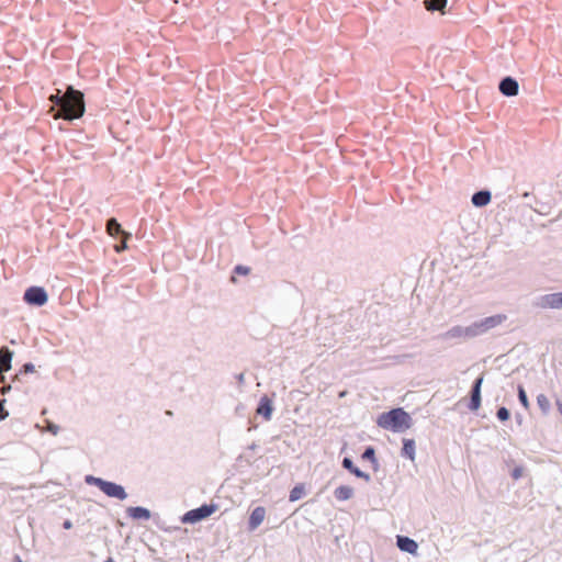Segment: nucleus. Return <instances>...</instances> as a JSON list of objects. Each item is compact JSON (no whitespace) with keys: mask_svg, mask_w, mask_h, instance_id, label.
Returning <instances> with one entry per match:
<instances>
[{"mask_svg":"<svg viewBox=\"0 0 562 562\" xmlns=\"http://www.w3.org/2000/svg\"><path fill=\"white\" fill-rule=\"evenodd\" d=\"M48 295L44 288L37 286V306H43L47 303Z\"/></svg>","mask_w":562,"mask_h":562,"instance_id":"c85d7f7f","label":"nucleus"},{"mask_svg":"<svg viewBox=\"0 0 562 562\" xmlns=\"http://www.w3.org/2000/svg\"><path fill=\"white\" fill-rule=\"evenodd\" d=\"M334 496L340 502L348 501L353 496V488L349 485H340L335 488Z\"/></svg>","mask_w":562,"mask_h":562,"instance_id":"6ab92c4d","label":"nucleus"},{"mask_svg":"<svg viewBox=\"0 0 562 562\" xmlns=\"http://www.w3.org/2000/svg\"><path fill=\"white\" fill-rule=\"evenodd\" d=\"M341 465L344 469L348 470L350 473H352L356 477L362 479L366 482L371 481V476L369 473L363 472L358 467L353 464V461L349 457H345L342 459Z\"/></svg>","mask_w":562,"mask_h":562,"instance_id":"f8f14e48","label":"nucleus"},{"mask_svg":"<svg viewBox=\"0 0 562 562\" xmlns=\"http://www.w3.org/2000/svg\"><path fill=\"white\" fill-rule=\"evenodd\" d=\"M424 3L428 11H439L446 7L447 0H425Z\"/></svg>","mask_w":562,"mask_h":562,"instance_id":"b1692460","label":"nucleus"},{"mask_svg":"<svg viewBox=\"0 0 562 562\" xmlns=\"http://www.w3.org/2000/svg\"><path fill=\"white\" fill-rule=\"evenodd\" d=\"M10 389H11L10 384H7V383L3 384V392L9 391Z\"/></svg>","mask_w":562,"mask_h":562,"instance_id":"ea45409f","label":"nucleus"},{"mask_svg":"<svg viewBox=\"0 0 562 562\" xmlns=\"http://www.w3.org/2000/svg\"><path fill=\"white\" fill-rule=\"evenodd\" d=\"M515 417H516L517 423H518V424H521V422H522V416H521L520 414H516V416H515Z\"/></svg>","mask_w":562,"mask_h":562,"instance_id":"58836bf2","label":"nucleus"},{"mask_svg":"<svg viewBox=\"0 0 562 562\" xmlns=\"http://www.w3.org/2000/svg\"><path fill=\"white\" fill-rule=\"evenodd\" d=\"M522 476V468L521 467H516L513 469L512 471V477L514 480H518Z\"/></svg>","mask_w":562,"mask_h":562,"instance_id":"72a5a7b5","label":"nucleus"},{"mask_svg":"<svg viewBox=\"0 0 562 562\" xmlns=\"http://www.w3.org/2000/svg\"><path fill=\"white\" fill-rule=\"evenodd\" d=\"M249 448H250V449H255V448H256V445H255V443H252Z\"/></svg>","mask_w":562,"mask_h":562,"instance_id":"c03bdc74","label":"nucleus"},{"mask_svg":"<svg viewBox=\"0 0 562 562\" xmlns=\"http://www.w3.org/2000/svg\"><path fill=\"white\" fill-rule=\"evenodd\" d=\"M35 372V364L33 362L24 363L21 369L16 372V379L13 381L14 383H22L24 378L30 373Z\"/></svg>","mask_w":562,"mask_h":562,"instance_id":"412c9836","label":"nucleus"},{"mask_svg":"<svg viewBox=\"0 0 562 562\" xmlns=\"http://www.w3.org/2000/svg\"><path fill=\"white\" fill-rule=\"evenodd\" d=\"M236 378H237L238 383H240V384L244 383V381H245L244 373H239Z\"/></svg>","mask_w":562,"mask_h":562,"instance_id":"4c0bfd02","label":"nucleus"},{"mask_svg":"<svg viewBox=\"0 0 562 562\" xmlns=\"http://www.w3.org/2000/svg\"><path fill=\"white\" fill-rule=\"evenodd\" d=\"M105 229H106V233L112 237H116V236H122V237H126V238L132 237L131 233H127L122 229L121 224L117 222V220L115 217H110L106 221Z\"/></svg>","mask_w":562,"mask_h":562,"instance_id":"9b49d317","label":"nucleus"},{"mask_svg":"<svg viewBox=\"0 0 562 562\" xmlns=\"http://www.w3.org/2000/svg\"><path fill=\"white\" fill-rule=\"evenodd\" d=\"M104 562H114V560L112 558H109L108 560H105Z\"/></svg>","mask_w":562,"mask_h":562,"instance_id":"a19ab883","label":"nucleus"},{"mask_svg":"<svg viewBox=\"0 0 562 562\" xmlns=\"http://www.w3.org/2000/svg\"><path fill=\"white\" fill-rule=\"evenodd\" d=\"M496 417L499 422H506L509 419L510 413L505 406H502L497 409Z\"/></svg>","mask_w":562,"mask_h":562,"instance_id":"7c9ffc66","label":"nucleus"},{"mask_svg":"<svg viewBox=\"0 0 562 562\" xmlns=\"http://www.w3.org/2000/svg\"><path fill=\"white\" fill-rule=\"evenodd\" d=\"M492 199L491 191L488 190H480L473 193L471 198V202L476 207H484L486 206Z\"/></svg>","mask_w":562,"mask_h":562,"instance_id":"4468645a","label":"nucleus"},{"mask_svg":"<svg viewBox=\"0 0 562 562\" xmlns=\"http://www.w3.org/2000/svg\"><path fill=\"white\" fill-rule=\"evenodd\" d=\"M63 527L65 529H70L72 527V522L69 520V519H66L64 522H63Z\"/></svg>","mask_w":562,"mask_h":562,"instance_id":"c9c22d12","label":"nucleus"},{"mask_svg":"<svg viewBox=\"0 0 562 562\" xmlns=\"http://www.w3.org/2000/svg\"><path fill=\"white\" fill-rule=\"evenodd\" d=\"M487 331L488 330L485 328V325L481 319L469 325L470 338L481 336Z\"/></svg>","mask_w":562,"mask_h":562,"instance_id":"5701e85b","label":"nucleus"},{"mask_svg":"<svg viewBox=\"0 0 562 562\" xmlns=\"http://www.w3.org/2000/svg\"><path fill=\"white\" fill-rule=\"evenodd\" d=\"M45 414H46V409H43V411L41 412V415H42V416H44Z\"/></svg>","mask_w":562,"mask_h":562,"instance_id":"37998d69","label":"nucleus"},{"mask_svg":"<svg viewBox=\"0 0 562 562\" xmlns=\"http://www.w3.org/2000/svg\"><path fill=\"white\" fill-rule=\"evenodd\" d=\"M126 512L133 519L148 520L151 517L150 510L142 506L128 507Z\"/></svg>","mask_w":562,"mask_h":562,"instance_id":"dca6fc26","label":"nucleus"},{"mask_svg":"<svg viewBox=\"0 0 562 562\" xmlns=\"http://www.w3.org/2000/svg\"><path fill=\"white\" fill-rule=\"evenodd\" d=\"M42 97L44 98L45 94H42ZM46 98L50 102L48 111H55L56 117L72 121L81 117L85 113L83 93L71 86L67 88L64 94L56 90L55 93H49Z\"/></svg>","mask_w":562,"mask_h":562,"instance_id":"f257e3e1","label":"nucleus"},{"mask_svg":"<svg viewBox=\"0 0 562 562\" xmlns=\"http://www.w3.org/2000/svg\"><path fill=\"white\" fill-rule=\"evenodd\" d=\"M304 495V486L303 485H295L291 491L289 495L290 502L299 501Z\"/></svg>","mask_w":562,"mask_h":562,"instance_id":"a878e982","label":"nucleus"},{"mask_svg":"<svg viewBox=\"0 0 562 562\" xmlns=\"http://www.w3.org/2000/svg\"><path fill=\"white\" fill-rule=\"evenodd\" d=\"M363 460H368L372 464V469L378 471L380 468L379 461L375 456V449L372 446H368L361 454Z\"/></svg>","mask_w":562,"mask_h":562,"instance_id":"aec40b11","label":"nucleus"},{"mask_svg":"<svg viewBox=\"0 0 562 562\" xmlns=\"http://www.w3.org/2000/svg\"><path fill=\"white\" fill-rule=\"evenodd\" d=\"M37 430H40L41 432H48L53 436H56L60 431V427L50 419L44 417L43 425L37 423Z\"/></svg>","mask_w":562,"mask_h":562,"instance_id":"a211bd4d","label":"nucleus"},{"mask_svg":"<svg viewBox=\"0 0 562 562\" xmlns=\"http://www.w3.org/2000/svg\"><path fill=\"white\" fill-rule=\"evenodd\" d=\"M217 505L216 504H203L201 505L200 507L198 508H194V509H191L189 512H187L182 517H181V522L183 524H196L207 517H210L211 515H213L216 510H217Z\"/></svg>","mask_w":562,"mask_h":562,"instance_id":"7ed1b4c3","label":"nucleus"},{"mask_svg":"<svg viewBox=\"0 0 562 562\" xmlns=\"http://www.w3.org/2000/svg\"><path fill=\"white\" fill-rule=\"evenodd\" d=\"M416 454V443L414 439L404 438L403 439V447L401 451V456L409 459L411 461L415 460Z\"/></svg>","mask_w":562,"mask_h":562,"instance_id":"2eb2a0df","label":"nucleus"},{"mask_svg":"<svg viewBox=\"0 0 562 562\" xmlns=\"http://www.w3.org/2000/svg\"><path fill=\"white\" fill-rule=\"evenodd\" d=\"M396 546L401 551L407 552L411 554H416L417 550H418L417 542L414 539L406 537V536H397L396 537Z\"/></svg>","mask_w":562,"mask_h":562,"instance_id":"9d476101","label":"nucleus"},{"mask_svg":"<svg viewBox=\"0 0 562 562\" xmlns=\"http://www.w3.org/2000/svg\"><path fill=\"white\" fill-rule=\"evenodd\" d=\"M234 272L241 276H247L250 272V268L243 265H237L234 268Z\"/></svg>","mask_w":562,"mask_h":562,"instance_id":"473e14b6","label":"nucleus"},{"mask_svg":"<svg viewBox=\"0 0 562 562\" xmlns=\"http://www.w3.org/2000/svg\"><path fill=\"white\" fill-rule=\"evenodd\" d=\"M481 391H479L477 389H473L471 387V391H470V402H469V409L472 411V412H475L480 408L481 406Z\"/></svg>","mask_w":562,"mask_h":562,"instance_id":"4be33fe9","label":"nucleus"},{"mask_svg":"<svg viewBox=\"0 0 562 562\" xmlns=\"http://www.w3.org/2000/svg\"><path fill=\"white\" fill-rule=\"evenodd\" d=\"M533 306L542 310H560L562 308V292L539 295L536 297Z\"/></svg>","mask_w":562,"mask_h":562,"instance_id":"20e7f679","label":"nucleus"},{"mask_svg":"<svg viewBox=\"0 0 562 562\" xmlns=\"http://www.w3.org/2000/svg\"><path fill=\"white\" fill-rule=\"evenodd\" d=\"M507 319V316L505 314H495L485 318H482L481 321L485 325V328L487 330H491L499 325H502Z\"/></svg>","mask_w":562,"mask_h":562,"instance_id":"f3484780","label":"nucleus"},{"mask_svg":"<svg viewBox=\"0 0 562 562\" xmlns=\"http://www.w3.org/2000/svg\"><path fill=\"white\" fill-rule=\"evenodd\" d=\"M266 517V509L262 506H257L252 509L250 513L249 519H248V530L254 531L256 530L263 521Z\"/></svg>","mask_w":562,"mask_h":562,"instance_id":"1a4fd4ad","label":"nucleus"},{"mask_svg":"<svg viewBox=\"0 0 562 562\" xmlns=\"http://www.w3.org/2000/svg\"><path fill=\"white\" fill-rule=\"evenodd\" d=\"M483 380H484V375H483V374H481L480 376H477V378L474 380V382H473V384H472V386H471V387H473V389H477L479 391H481Z\"/></svg>","mask_w":562,"mask_h":562,"instance_id":"f704fd0d","label":"nucleus"},{"mask_svg":"<svg viewBox=\"0 0 562 562\" xmlns=\"http://www.w3.org/2000/svg\"><path fill=\"white\" fill-rule=\"evenodd\" d=\"M23 299L29 305L35 306V284L25 290Z\"/></svg>","mask_w":562,"mask_h":562,"instance_id":"bb28decb","label":"nucleus"},{"mask_svg":"<svg viewBox=\"0 0 562 562\" xmlns=\"http://www.w3.org/2000/svg\"><path fill=\"white\" fill-rule=\"evenodd\" d=\"M101 491L109 497L116 498L120 501H124L127 497V493L125 492V488L114 482L111 481H104Z\"/></svg>","mask_w":562,"mask_h":562,"instance_id":"39448f33","label":"nucleus"},{"mask_svg":"<svg viewBox=\"0 0 562 562\" xmlns=\"http://www.w3.org/2000/svg\"><path fill=\"white\" fill-rule=\"evenodd\" d=\"M85 481L87 484L94 485L101 490L105 480H103L101 477L93 476V475H87Z\"/></svg>","mask_w":562,"mask_h":562,"instance_id":"c756f323","label":"nucleus"},{"mask_svg":"<svg viewBox=\"0 0 562 562\" xmlns=\"http://www.w3.org/2000/svg\"><path fill=\"white\" fill-rule=\"evenodd\" d=\"M537 404L543 414H548L551 407L549 398L544 394L537 396Z\"/></svg>","mask_w":562,"mask_h":562,"instance_id":"393cba45","label":"nucleus"},{"mask_svg":"<svg viewBox=\"0 0 562 562\" xmlns=\"http://www.w3.org/2000/svg\"><path fill=\"white\" fill-rule=\"evenodd\" d=\"M440 338L443 340L460 339V338L469 339L470 338L469 326H465V327L460 326V325L452 326L447 331L441 334Z\"/></svg>","mask_w":562,"mask_h":562,"instance_id":"0eeeda50","label":"nucleus"},{"mask_svg":"<svg viewBox=\"0 0 562 562\" xmlns=\"http://www.w3.org/2000/svg\"><path fill=\"white\" fill-rule=\"evenodd\" d=\"M559 411L562 414V404H559Z\"/></svg>","mask_w":562,"mask_h":562,"instance_id":"79ce46f5","label":"nucleus"},{"mask_svg":"<svg viewBox=\"0 0 562 562\" xmlns=\"http://www.w3.org/2000/svg\"><path fill=\"white\" fill-rule=\"evenodd\" d=\"M376 424L383 429H390L394 432H400L411 428L412 417L403 408L397 407L379 415Z\"/></svg>","mask_w":562,"mask_h":562,"instance_id":"f03ea898","label":"nucleus"},{"mask_svg":"<svg viewBox=\"0 0 562 562\" xmlns=\"http://www.w3.org/2000/svg\"><path fill=\"white\" fill-rule=\"evenodd\" d=\"M517 391H518L519 403L522 405L524 408L528 409L530 404H529V400H528V396H527V393H526L524 386L519 384L517 387Z\"/></svg>","mask_w":562,"mask_h":562,"instance_id":"cd10ccee","label":"nucleus"},{"mask_svg":"<svg viewBox=\"0 0 562 562\" xmlns=\"http://www.w3.org/2000/svg\"><path fill=\"white\" fill-rule=\"evenodd\" d=\"M256 413L263 417L265 420L269 422L272 418L273 405L272 400L268 395L260 397Z\"/></svg>","mask_w":562,"mask_h":562,"instance_id":"6e6552de","label":"nucleus"},{"mask_svg":"<svg viewBox=\"0 0 562 562\" xmlns=\"http://www.w3.org/2000/svg\"><path fill=\"white\" fill-rule=\"evenodd\" d=\"M128 239H130V238L122 237L121 243L114 246V250H115L117 254H121V252H123L124 250H126V249H127V240H128Z\"/></svg>","mask_w":562,"mask_h":562,"instance_id":"2f4dec72","label":"nucleus"},{"mask_svg":"<svg viewBox=\"0 0 562 562\" xmlns=\"http://www.w3.org/2000/svg\"><path fill=\"white\" fill-rule=\"evenodd\" d=\"M13 352L7 347H0V375L11 369Z\"/></svg>","mask_w":562,"mask_h":562,"instance_id":"ddd939ff","label":"nucleus"},{"mask_svg":"<svg viewBox=\"0 0 562 562\" xmlns=\"http://www.w3.org/2000/svg\"><path fill=\"white\" fill-rule=\"evenodd\" d=\"M7 416H8V413L4 411V407H1V409H0V422L5 419Z\"/></svg>","mask_w":562,"mask_h":562,"instance_id":"e433bc0d","label":"nucleus"},{"mask_svg":"<svg viewBox=\"0 0 562 562\" xmlns=\"http://www.w3.org/2000/svg\"><path fill=\"white\" fill-rule=\"evenodd\" d=\"M498 89L506 97H515L518 94L519 85L515 78L507 76L499 81Z\"/></svg>","mask_w":562,"mask_h":562,"instance_id":"423d86ee","label":"nucleus"}]
</instances>
